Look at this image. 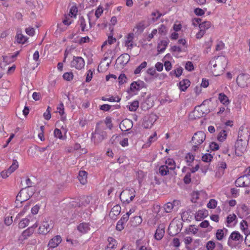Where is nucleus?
Here are the masks:
<instances>
[{
    "label": "nucleus",
    "instance_id": "nucleus-14",
    "mask_svg": "<svg viewBox=\"0 0 250 250\" xmlns=\"http://www.w3.org/2000/svg\"><path fill=\"white\" fill-rule=\"evenodd\" d=\"M134 34L129 33L125 37V45L127 49L131 50L135 45L134 43Z\"/></svg>",
    "mask_w": 250,
    "mask_h": 250
},
{
    "label": "nucleus",
    "instance_id": "nucleus-41",
    "mask_svg": "<svg viewBox=\"0 0 250 250\" xmlns=\"http://www.w3.org/2000/svg\"><path fill=\"white\" fill-rule=\"evenodd\" d=\"M78 13V9L76 6H73L71 7L69 13L67 14L70 18H76Z\"/></svg>",
    "mask_w": 250,
    "mask_h": 250
},
{
    "label": "nucleus",
    "instance_id": "nucleus-33",
    "mask_svg": "<svg viewBox=\"0 0 250 250\" xmlns=\"http://www.w3.org/2000/svg\"><path fill=\"white\" fill-rule=\"evenodd\" d=\"M27 40L26 37L23 34L17 33L16 36V40L18 43L23 44L26 42Z\"/></svg>",
    "mask_w": 250,
    "mask_h": 250
},
{
    "label": "nucleus",
    "instance_id": "nucleus-1",
    "mask_svg": "<svg viewBox=\"0 0 250 250\" xmlns=\"http://www.w3.org/2000/svg\"><path fill=\"white\" fill-rule=\"evenodd\" d=\"M249 136L248 129L241 126L239 128L238 139L234 145L235 153L237 155H241L246 151L248 144Z\"/></svg>",
    "mask_w": 250,
    "mask_h": 250
},
{
    "label": "nucleus",
    "instance_id": "nucleus-55",
    "mask_svg": "<svg viewBox=\"0 0 250 250\" xmlns=\"http://www.w3.org/2000/svg\"><path fill=\"white\" fill-rule=\"evenodd\" d=\"M212 158L213 157L210 154L206 153L203 155L202 160L205 162L209 163L211 161Z\"/></svg>",
    "mask_w": 250,
    "mask_h": 250
},
{
    "label": "nucleus",
    "instance_id": "nucleus-23",
    "mask_svg": "<svg viewBox=\"0 0 250 250\" xmlns=\"http://www.w3.org/2000/svg\"><path fill=\"white\" fill-rule=\"evenodd\" d=\"M218 98L220 103L225 106H228L230 103V101L229 100L228 96L223 93H219Z\"/></svg>",
    "mask_w": 250,
    "mask_h": 250
},
{
    "label": "nucleus",
    "instance_id": "nucleus-36",
    "mask_svg": "<svg viewBox=\"0 0 250 250\" xmlns=\"http://www.w3.org/2000/svg\"><path fill=\"white\" fill-rule=\"evenodd\" d=\"M147 66V62L146 61L142 62L134 70V73L135 75L139 74L143 69Z\"/></svg>",
    "mask_w": 250,
    "mask_h": 250
},
{
    "label": "nucleus",
    "instance_id": "nucleus-7",
    "mask_svg": "<svg viewBox=\"0 0 250 250\" xmlns=\"http://www.w3.org/2000/svg\"><path fill=\"white\" fill-rule=\"evenodd\" d=\"M84 65V60L81 57L74 56L70 62L71 67L75 68L78 70H81L83 68Z\"/></svg>",
    "mask_w": 250,
    "mask_h": 250
},
{
    "label": "nucleus",
    "instance_id": "nucleus-42",
    "mask_svg": "<svg viewBox=\"0 0 250 250\" xmlns=\"http://www.w3.org/2000/svg\"><path fill=\"white\" fill-rule=\"evenodd\" d=\"M211 22L209 21H206L200 23L199 25L200 29H202L205 31L206 30L208 29L211 26Z\"/></svg>",
    "mask_w": 250,
    "mask_h": 250
},
{
    "label": "nucleus",
    "instance_id": "nucleus-54",
    "mask_svg": "<svg viewBox=\"0 0 250 250\" xmlns=\"http://www.w3.org/2000/svg\"><path fill=\"white\" fill-rule=\"evenodd\" d=\"M194 158H195L193 154H192L191 153H188L185 157L186 161L188 165H190V164L194 160Z\"/></svg>",
    "mask_w": 250,
    "mask_h": 250
},
{
    "label": "nucleus",
    "instance_id": "nucleus-10",
    "mask_svg": "<svg viewBox=\"0 0 250 250\" xmlns=\"http://www.w3.org/2000/svg\"><path fill=\"white\" fill-rule=\"evenodd\" d=\"M49 219L45 218L44 220L40 225L38 233L41 234H46L49 232L52 229V227L48 222Z\"/></svg>",
    "mask_w": 250,
    "mask_h": 250
},
{
    "label": "nucleus",
    "instance_id": "nucleus-47",
    "mask_svg": "<svg viewBox=\"0 0 250 250\" xmlns=\"http://www.w3.org/2000/svg\"><path fill=\"white\" fill-rule=\"evenodd\" d=\"M102 100L104 101H109L110 102H119L121 100V98H119L118 97H114L113 96L108 98L104 97H102Z\"/></svg>",
    "mask_w": 250,
    "mask_h": 250
},
{
    "label": "nucleus",
    "instance_id": "nucleus-51",
    "mask_svg": "<svg viewBox=\"0 0 250 250\" xmlns=\"http://www.w3.org/2000/svg\"><path fill=\"white\" fill-rule=\"evenodd\" d=\"M216 246L215 242L212 240L208 241L206 245V248L207 250H214Z\"/></svg>",
    "mask_w": 250,
    "mask_h": 250
},
{
    "label": "nucleus",
    "instance_id": "nucleus-43",
    "mask_svg": "<svg viewBox=\"0 0 250 250\" xmlns=\"http://www.w3.org/2000/svg\"><path fill=\"white\" fill-rule=\"evenodd\" d=\"M19 167V164L16 160H13L12 165L8 168L9 171L12 173Z\"/></svg>",
    "mask_w": 250,
    "mask_h": 250
},
{
    "label": "nucleus",
    "instance_id": "nucleus-28",
    "mask_svg": "<svg viewBox=\"0 0 250 250\" xmlns=\"http://www.w3.org/2000/svg\"><path fill=\"white\" fill-rule=\"evenodd\" d=\"M190 81L188 79L183 80L179 83V88L182 91H185L189 86Z\"/></svg>",
    "mask_w": 250,
    "mask_h": 250
},
{
    "label": "nucleus",
    "instance_id": "nucleus-16",
    "mask_svg": "<svg viewBox=\"0 0 250 250\" xmlns=\"http://www.w3.org/2000/svg\"><path fill=\"white\" fill-rule=\"evenodd\" d=\"M242 239L243 236L238 231H234L230 235L228 239V244L229 245H230L232 241L239 242L242 241Z\"/></svg>",
    "mask_w": 250,
    "mask_h": 250
},
{
    "label": "nucleus",
    "instance_id": "nucleus-60",
    "mask_svg": "<svg viewBox=\"0 0 250 250\" xmlns=\"http://www.w3.org/2000/svg\"><path fill=\"white\" fill-rule=\"evenodd\" d=\"M236 218V216L234 214H229L227 217V223L228 225L232 223Z\"/></svg>",
    "mask_w": 250,
    "mask_h": 250
},
{
    "label": "nucleus",
    "instance_id": "nucleus-13",
    "mask_svg": "<svg viewBox=\"0 0 250 250\" xmlns=\"http://www.w3.org/2000/svg\"><path fill=\"white\" fill-rule=\"evenodd\" d=\"M249 185H250V178H248V176L246 175L245 174L239 177L235 181V185L237 187H247L249 186Z\"/></svg>",
    "mask_w": 250,
    "mask_h": 250
},
{
    "label": "nucleus",
    "instance_id": "nucleus-9",
    "mask_svg": "<svg viewBox=\"0 0 250 250\" xmlns=\"http://www.w3.org/2000/svg\"><path fill=\"white\" fill-rule=\"evenodd\" d=\"M208 198V194L204 190L196 191L192 194L191 201L196 203L198 201H204Z\"/></svg>",
    "mask_w": 250,
    "mask_h": 250
},
{
    "label": "nucleus",
    "instance_id": "nucleus-50",
    "mask_svg": "<svg viewBox=\"0 0 250 250\" xmlns=\"http://www.w3.org/2000/svg\"><path fill=\"white\" fill-rule=\"evenodd\" d=\"M142 222V219L140 216H135L133 218L132 221V225L133 226H137L140 225Z\"/></svg>",
    "mask_w": 250,
    "mask_h": 250
},
{
    "label": "nucleus",
    "instance_id": "nucleus-17",
    "mask_svg": "<svg viewBox=\"0 0 250 250\" xmlns=\"http://www.w3.org/2000/svg\"><path fill=\"white\" fill-rule=\"evenodd\" d=\"M37 223H35L32 226L29 227L27 229L24 230L21 234V237L23 239H26L34 232L35 229L38 227Z\"/></svg>",
    "mask_w": 250,
    "mask_h": 250
},
{
    "label": "nucleus",
    "instance_id": "nucleus-40",
    "mask_svg": "<svg viewBox=\"0 0 250 250\" xmlns=\"http://www.w3.org/2000/svg\"><path fill=\"white\" fill-rule=\"evenodd\" d=\"M78 22L80 25V27L81 28V30L82 31H85L88 30L87 27L86 26V21H85L83 17H80L79 20Z\"/></svg>",
    "mask_w": 250,
    "mask_h": 250
},
{
    "label": "nucleus",
    "instance_id": "nucleus-61",
    "mask_svg": "<svg viewBox=\"0 0 250 250\" xmlns=\"http://www.w3.org/2000/svg\"><path fill=\"white\" fill-rule=\"evenodd\" d=\"M54 136L56 138H58L60 139H63L61 131L58 128H56L54 130Z\"/></svg>",
    "mask_w": 250,
    "mask_h": 250
},
{
    "label": "nucleus",
    "instance_id": "nucleus-4",
    "mask_svg": "<svg viewBox=\"0 0 250 250\" xmlns=\"http://www.w3.org/2000/svg\"><path fill=\"white\" fill-rule=\"evenodd\" d=\"M135 193V190L133 188H126L121 193L120 199L123 202L128 204L133 200Z\"/></svg>",
    "mask_w": 250,
    "mask_h": 250
},
{
    "label": "nucleus",
    "instance_id": "nucleus-46",
    "mask_svg": "<svg viewBox=\"0 0 250 250\" xmlns=\"http://www.w3.org/2000/svg\"><path fill=\"white\" fill-rule=\"evenodd\" d=\"M119 60H123L122 63L124 64H126L130 60V56L127 53H125L122 54L119 58Z\"/></svg>",
    "mask_w": 250,
    "mask_h": 250
},
{
    "label": "nucleus",
    "instance_id": "nucleus-3",
    "mask_svg": "<svg viewBox=\"0 0 250 250\" xmlns=\"http://www.w3.org/2000/svg\"><path fill=\"white\" fill-rule=\"evenodd\" d=\"M34 188L22 189L16 197V200L22 203L28 200L34 194Z\"/></svg>",
    "mask_w": 250,
    "mask_h": 250
},
{
    "label": "nucleus",
    "instance_id": "nucleus-64",
    "mask_svg": "<svg viewBox=\"0 0 250 250\" xmlns=\"http://www.w3.org/2000/svg\"><path fill=\"white\" fill-rule=\"evenodd\" d=\"M158 32L160 34H165L167 32V28L164 24H161L157 29Z\"/></svg>",
    "mask_w": 250,
    "mask_h": 250
},
{
    "label": "nucleus",
    "instance_id": "nucleus-58",
    "mask_svg": "<svg viewBox=\"0 0 250 250\" xmlns=\"http://www.w3.org/2000/svg\"><path fill=\"white\" fill-rule=\"evenodd\" d=\"M121 207L119 205H116L113 207L111 209V212L113 213L114 215H119L121 212Z\"/></svg>",
    "mask_w": 250,
    "mask_h": 250
},
{
    "label": "nucleus",
    "instance_id": "nucleus-45",
    "mask_svg": "<svg viewBox=\"0 0 250 250\" xmlns=\"http://www.w3.org/2000/svg\"><path fill=\"white\" fill-rule=\"evenodd\" d=\"M218 204V202L214 199H211L209 201V202L207 204V207L208 208L214 209L215 208Z\"/></svg>",
    "mask_w": 250,
    "mask_h": 250
},
{
    "label": "nucleus",
    "instance_id": "nucleus-62",
    "mask_svg": "<svg viewBox=\"0 0 250 250\" xmlns=\"http://www.w3.org/2000/svg\"><path fill=\"white\" fill-rule=\"evenodd\" d=\"M64 105L62 103H60L57 106V111L61 115H63L64 113Z\"/></svg>",
    "mask_w": 250,
    "mask_h": 250
},
{
    "label": "nucleus",
    "instance_id": "nucleus-30",
    "mask_svg": "<svg viewBox=\"0 0 250 250\" xmlns=\"http://www.w3.org/2000/svg\"><path fill=\"white\" fill-rule=\"evenodd\" d=\"M78 179L80 183L84 185L87 182V173L85 171H80L79 172Z\"/></svg>",
    "mask_w": 250,
    "mask_h": 250
},
{
    "label": "nucleus",
    "instance_id": "nucleus-29",
    "mask_svg": "<svg viewBox=\"0 0 250 250\" xmlns=\"http://www.w3.org/2000/svg\"><path fill=\"white\" fill-rule=\"evenodd\" d=\"M166 165L170 170H174L176 167V164L174 160L172 158H167L165 162Z\"/></svg>",
    "mask_w": 250,
    "mask_h": 250
},
{
    "label": "nucleus",
    "instance_id": "nucleus-38",
    "mask_svg": "<svg viewBox=\"0 0 250 250\" xmlns=\"http://www.w3.org/2000/svg\"><path fill=\"white\" fill-rule=\"evenodd\" d=\"M179 201H174L173 203H167L164 206V209L166 212H170L173 208V204H178Z\"/></svg>",
    "mask_w": 250,
    "mask_h": 250
},
{
    "label": "nucleus",
    "instance_id": "nucleus-6",
    "mask_svg": "<svg viewBox=\"0 0 250 250\" xmlns=\"http://www.w3.org/2000/svg\"><path fill=\"white\" fill-rule=\"evenodd\" d=\"M228 63V60L225 56H218L212 59L209 63L210 67L212 66L214 68L217 65L220 66L221 69H224Z\"/></svg>",
    "mask_w": 250,
    "mask_h": 250
},
{
    "label": "nucleus",
    "instance_id": "nucleus-53",
    "mask_svg": "<svg viewBox=\"0 0 250 250\" xmlns=\"http://www.w3.org/2000/svg\"><path fill=\"white\" fill-rule=\"evenodd\" d=\"M103 13V7L99 5L97 9L95 11V16L96 17V20H97L102 15V14Z\"/></svg>",
    "mask_w": 250,
    "mask_h": 250
},
{
    "label": "nucleus",
    "instance_id": "nucleus-32",
    "mask_svg": "<svg viewBox=\"0 0 250 250\" xmlns=\"http://www.w3.org/2000/svg\"><path fill=\"white\" fill-rule=\"evenodd\" d=\"M157 140V133L155 132L152 135L149 136L147 141L145 144L146 147H149L151 144Z\"/></svg>",
    "mask_w": 250,
    "mask_h": 250
},
{
    "label": "nucleus",
    "instance_id": "nucleus-8",
    "mask_svg": "<svg viewBox=\"0 0 250 250\" xmlns=\"http://www.w3.org/2000/svg\"><path fill=\"white\" fill-rule=\"evenodd\" d=\"M106 137L105 132L96 128L94 133H92L91 139L95 144H98L102 142Z\"/></svg>",
    "mask_w": 250,
    "mask_h": 250
},
{
    "label": "nucleus",
    "instance_id": "nucleus-18",
    "mask_svg": "<svg viewBox=\"0 0 250 250\" xmlns=\"http://www.w3.org/2000/svg\"><path fill=\"white\" fill-rule=\"evenodd\" d=\"M228 230L226 228L218 229L215 234L216 239L220 241H223L228 234Z\"/></svg>",
    "mask_w": 250,
    "mask_h": 250
},
{
    "label": "nucleus",
    "instance_id": "nucleus-20",
    "mask_svg": "<svg viewBox=\"0 0 250 250\" xmlns=\"http://www.w3.org/2000/svg\"><path fill=\"white\" fill-rule=\"evenodd\" d=\"M117 241L113 238L109 237L107 239V245L105 250H114L117 246Z\"/></svg>",
    "mask_w": 250,
    "mask_h": 250
},
{
    "label": "nucleus",
    "instance_id": "nucleus-52",
    "mask_svg": "<svg viewBox=\"0 0 250 250\" xmlns=\"http://www.w3.org/2000/svg\"><path fill=\"white\" fill-rule=\"evenodd\" d=\"M198 229L196 228L194 225L190 226L188 229H187L188 234H195L197 233Z\"/></svg>",
    "mask_w": 250,
    "mask_h": 250
},
{
    "label": "nucleus",
    "instance_id": "nucleus-2",
    "mask_svg": "<svg viewBox=\"0 0 250 250\" xmlns=\"http://www.w3.org/2000/svg\"><path fill=\"white\" fill-rule=\"evenodd\" d=\"M206 137V134L203 131H198L195 133L192 138V141L194 144L192 149L194 151L198 150L200 146L205 141Z\"/></svg>",
    "mask_w": 250,
    "mask_h": 250
},
{
    "label": "nucleus",
    "instance_id": "nucleus-21",
    "mask_svg": "<svg viewBox=\"0 0 250 250\" xmlns=\"http://www.w3.org/2000/svg\"><path fill=\"white\" fill-rule=\"evenodd\" d=\"M208 211L205 209L199 210L195 214V218L197 221H201L208 216Z\"/></svg>",
    "mask_w": 250,
    "mask_h": 250
},
{
    "label": "nucleus",
    "instance_id": "nucleus-31",
    "mask_svg": "<svg viewBox=\"0 0 250 250\" xmlns=\"http://www.w3.org/2000/svg\"><path fill=\"white\" fill-rule=\"evenodd\" d=\"M227 136V131L225 130H222L218 134L217 136V139L219 142H223L226 140Z\"/></svg>",
    "mask_w": 250,
    "mask_h": 250
},
{
    "label": "nucleus",
    "instance_id": "nucleus-59",
    "mask_svg": "<svg viewBox=\"0 0 250 250\" xmlns=\"http://www.w3.org/2000/svg\"><path fill=\"white\" fill-rule=\"evenodd\" d=\"M29 205L25 206L22 210L18 214L16 218H19L21 217L22 216L24 215V214L29 209Z\"/></svg>",
    "mask_w": 250,
    "mask_h": 250
},
{
    "label": "nucleus",
    "instance_id": "nucleus-39",
    "mask_svg": "<svg viewBox=\"0 0 250 250\" xmlns=\"http://www.w3.org/2000/svg\"><path fill=\"white\" fill-rule=\"evenodd\" d=\"M127 106L130 111H135L139 106V102L137 101H134L133 102L129 103Z\"/></svg>",
    "mask_w": 250,
    "mask_h": 250
},
{
    "label": "nucleus",
    "instance_id": "nucleus-15",
    "mask_svg": "<svg viewBox=\"0 0 250 250\" xmlns=\"http://www.w3.org/2000/svg\"><path fill=\"white\" fill-rule=\"evenodd\" d=\"M132 126V121L127 119L123 120L120 124V128L122 131H128L130 129Z\"/></svg>",
    "mask_w": 250,
    "mask_h": 250
},
{
    "label": "nucleus",
    "instance_id": "nucleus-25",
    "mask_svg": "<svg viewBox=\"0 0 250 250\" xmlns=\"http://www.w3.org/2000/svg\"><path fill=\"white\" fill-rule=\"evenodd\" d=\"M169 41L167 40H164L160 41L158 43L157 51L159 53L163 52L167 47Z\"/></svg>",
    "mask_w": 250,
    "mask_h": 250
},
{
    "label": "nucleus",
    "instance_id": "nucleus-26",
    "mask_svg": "<svg viewBox=\"0 0 250 250\" xmlns=\"http://www.w3.org/2000/svg\"><path fill=\"white\" fill-rule=\"evenodd\" d=\"M227 167V165L224 162H220L218 165V169L216 173V176L219 177L224 174V169Z\"/></svg>",
    "mask_w": 250,
    "mask_h": 250
},
{
    "label": "nucleus",
    "instance_id": "nucleus-27",
    "mask_svg": "<svg viewBox=\"0 0 250 250\" xmlns=\"http://www.w3.org/2000/svg\"><path fill=\"white\" fill-rule=\"evenodd\" d=\"M77 229L80 232L85 233L90 230V227L88 223H82L79 224Z\"/></svg>",
    "mask_w": 250,
    "mask_h": 250
},
{
    "label": "nucleus",
    "instance_id": "nucleus-56",
    "mask_svg": "<svg viewBox=\"0 0 250 250\" xmlns=\"http://www.w3.org/2000/svg\"><path fill=\"white\" fill-rule=\"evenodd\" d=\"M94 71V69H93V70L89 69L87 71L86 79H85L86 82H87V83L89 82L91 80V79L93 77V74Z\"/></svg>",
    "mask_w": 250,
    "mask_h": 250
},
{
    "label": "nucleus",
    "instance_id": "nucleus-24",
    "mask_svg": "<svg viewBox=\"0 0 250 250\" xmlns=\"http://www.w3.org/2000/svg\"><path fill=\"white\" fill-rule=\"evenodd\" d=\"M165 234V227L163 225H160L156 229L155 237L158 240H161Z\"/></svg>",
    "mask_w": 250,
    "mask_h": 250
},
{
    "label": "nucleus",
    "instance_id": "nucleus-49",
    "mask_svg": "<svg viewBox=\"0 0 250 250\" xmlns=\"http://www.w3.org/2000/svg\"><path fill=\"white\" fill-rule=\"evenodd\" d=\"M145 26L143 22H140L137 23L136 26L134 27L133 30L135 31V29H137L136 32L141 33L143 32L144 29H145Z\"/></svg>",
    "mask_w": 250,
    "mask_h": 250
},
{
    "label": "nucleus",
    "instance_id": "nucleus-22",
    "mask_svg": "<svg viewBox=\"0 0 250 250\" xmlns=\"http://www.w3.org/2000/svg\"><path fill=\"white\" fill-rule=\"evenodd\" d=\"M127 215H123V216L118 221L116 225V229L119 231L122 230L125 227V225L127 221Z\"/></svg>",
    "mask_w": 250,
    "mask_h": 250
},
{
    "label": "nucleus",
    "instance_id": "nucleus-19",
    "mask_svg": "<svg viewBox=\"0 0 250 250\" xmlns=\"http://www.w3.org/2000/svg\"><path fill=\"white\" fill-rule=\"evenodd\" d=\"M62 240V237L60 235H56L49 241L48 246L50 248H55L61 243Z\"/></svg>",
    "mask_w": 250,
    "mask_h": 250
},
{
    "label": "nucleus",
    "instance_id": "nucleus-44",
    "mask_svg": "<svg viewBox=\"0 0 250 250\" xmlns=\"http://www.w3.org/2000/svg\"><path fill=\"white\" fill-rule=\"evenodd\" d=\"M72 18H70V17L68 15H65L64 16V19L62 20L63 24L67 26L70 25L73 21Z\"/></svg>",
    "mask_w": 250,
    "mask_h": 250
},
{
    "label": "nucleus",
    "instance_id": "nucleus-48",
    "mask_svg": "<svg viewBox=\"0 0 250 250\" xmlns=\"http://www.w3.org/2000/svg\"><path fill=\"white\" fill-rule=\"evenodd\" d=\"M183 72V68L182 67H178L174 71H172L170 73V75H174L176 77H179L181 75Z\"/></svg>",
    "mask_w": 250,
    "mask_h": 250
},
{
    "label": "nucleus",
    "instance_id": "nucleus-63",
    "mask_svg": "<svg viewBox=\"0 0 250 250\" xmlns=\"http://www.w3.org/2000/svg\"><path fill=\"white\" fill-rule=\"evenodd\" d=\"M39 52L38 51H36L33 56V60L37 62V65H38L40 63V60H39Z\"/></svg>",
    "mask_w": 250,
    "mask_h": 250
},
{
    "label": "nucleus",
    "instance_id": "nucleus-5",
    "mask_svg": "<svg viewBox=\"0 0 250 250\" xmlns=\"http://www.w3.org/2000/svg\"><path fill=\"white\" fill-rule=\"evenodd\" d=\"M237 84L241 88H246L250 85V76L246 73H240L236 78Z\"/></svg>",
    "mask_w": 250,
    "mask_h": 250
},
{
    "label": "nucleus",
    "instance_id": "nucleus-12",
    "mask_svg": "<svg viewBox=\"0 0 250 250\" xmlns=\"http://www.w3.org/2000/svg\"><path fill=\"white\" fill-rule=\"evenodd\" d=\"M145 86V83L142 81H137L132 82L130 86V90L135 94Z\"/></svg>",
    "mask_w": 250,
    "mask_h": 250
},
{
    "label": "nucleus",
    "instance_id": "nucleus-34",
    "mask_svg": "<svg viewBox=\"0 0 250 250\" xmlns=\"http://www.w3.org/2000/svg\"><path fill=\"white\" fill-rule=\"evenodd\" d=\"M169 170H170V169L165 165L161 166L159 168V172L162 176L168 174Z\"/></svg>",
    "mask_w": 250,
    "mask_h": 250
},
{
    "label": "nucleus",
    "instance_id": "nucleus-11",
    "mask_svg": "<svg viewBox=\"0 0 250 250\" xmlns=\"http://www.w3.org/2000/svg\"><path fill=\"white\" fill-rule=\"evenodd\" d=\"M157 116L154 114H151L148 116L147 119H145L143 123V126L146 128H151L154 123L157 120Z\"/></svg>",
    "mask_w": 250,
    "mask_h": 250
},
{
    "label": "nucleus",
    "instance_id": "nucleus-37",
    "mask_svg": "<svg viewBox=\"0 0 250 250\" xmlns=\"http://www.w3.org/2000/svg\"><path fill=\"white\" fill-rule=\"evenodd\" d=\"M29 218H31V217L28 216V218L22 219L19 223V227L21 229H23L27 226L30 222V219Z\"/></svg>",
    "mask_w": 250,
    "mask_h": 250
},
{
    "label": "nucleus",
    "instance_id": "nucleus-57",
    "mask_svg": "<svg viewBox=\"0 0 250 250\" xmlns=\"http://www.w3.org/2000/svg\"><path fill=\"white\" fill-rule=\"evenodd\" d=\"M63 78L64 80L70 81L73 78V74L72 72H66L63 75Z\"/></svg>",
    "mask_w": 250,
    "mask_h": 250
},
{
    "label": "nucleus",
    "instance_id": "nucleus-35",
    "mask_svg": "<svg viewBox=\"0 0 250 250\" xmlns=\"http://www.w3.org/2000/svg\"><path fill=\"white\" fill-rule=\"evenodd\" d=\"M91 196H83L80 200L81 205L83 206H86L92 201Z\"/></svg>",
    "mask_w": 250,
    "mask_h": 250
}]
</instances>
